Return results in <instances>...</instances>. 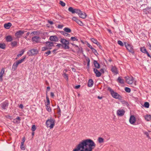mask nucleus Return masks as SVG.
Wrapping results in <instances>:
<instances>
[{
    "label": "nucleus",
    "mask_w": 151,
    "mask_h": 151,
    "mask_svg": "<svg viewBox=\"0 0 151 151\" xmlns=\"http://www.w3.org/2000/svg\"><path fill=\"white\" fill-rule=\"evenodd\" d=\"M50 40L52 41L57 42L58 41V38L55 36H52L50 37Z\"/></svg>",
    "instance_id": "nucleus-16"
},
{
    "label": "nucleus",
    "mask_w": 151,
    "mask_h": 151,
    "mask_svg": "<svg viewBox=\"0 0 151 151\" xmlns=\"http://www.w3.org/2000/svg\"><path fill=\"white\" fill-rule=\"evenodd\" d=\"M12 40V38L11 36H8L6 37V40L7 42H11Z\"/></svg>",
    "instance_id": "nucleus-29"
},
{
    "label": "nucleus",
    "mask_w": 151,
    "mask_h": 151,
    "mask_svg": "<svg viewBox=\"0 0 151 151\" xmlns=\"http://www.w3.org/2000/svg\"><path fill=\"white\" fill-rule=\"evenodd\" d=\"M87 45L91 49L92 48V46H91L89 43H88Z\"/></svg>",
    "instance_id": "nucleus-55"
},
{
    "label": "nucleus",
    "mask_w": 151,
    "mask_h": 151,
    "mask_svg": "<svg viewBox=\"0 0 151 151\" xmlns=\"http://www.w3.org/2000/svg\"><path fill=\"white\" fill-rule=\"evenodd\" d=\"M149 49L151 50V45L149 44Z\"/></svg>",
    "instance_id": "nucleus-64"
},
{
    "label": "nucleus",
    "mask_w": 151,
    "mask_h": 151,
    "mask_svg": "<svg viewBox=\"0 0 151 151\" xmlns=\"http://www.w3.org/2000/svg\"><path fill=\"white\" fill-rule=\"evenodd\" d=\"M91 50L92 51V52L93 53H94L95 55H96V53L98 54L96 50L95 49H94V48H93V47H92V48H91Z\"/></svg>",
    "instance_id": "nucleus-49"
},
{
    "label": "nucleus",
    "mask_w": 151,
    "mask_h": 151,
    "mask_svg": "<svg viewBox=\"0 0 151 151\" xmlns=\"http://www.w3.org/2000/svg\"><path fill=\"white\" fill-rule=\"evenodd\" d=\"M63 27V26L61 25H58V27L59 28H62Z\"/></svg>",
    "instance_id": "nucleus-58"
},
{
    "label": "nucleus",
    "mask_w": 151,
    "mask_h": 151,
    "mask_svg": "<svg viewBox=\"0 0 151 151\" xmlns=\"http://www.w3.org/2000/svg\"><path fill=\"white\" fill-rule=\"evenodd\" d=\"M24 51L22 50L21 52V53L20 54H18L17 55V57L18 58V57H19V56H21L24 53Z\"/></svg>",
    "instance_id": "nucleus-46"
},
{
    "label": "nucleus",
    "mask_w": 151,
    "mask_h": 151,
    "mask_svg": "<svg viewBox=\"0 0 151 151\" xmlns=\"http://www.w3.org/2000/svg\"><path fill=\"white\" fill-rule=\"evenodd\" d=\"M147 54V56L149 57V56H150V55L149 54V53L147 52V51L145 53Z\"/></svg>",
    "instance_id": "nucleus-63"
},
{
    "label": "nucleus",
    "mask_w": 151,
    "mask_h": 151,
    "mask_svg": "<svg viewBox=\"0 0 151 151\" xmlns=\"http://www.w3.org/2000/svg\"><path fill=\"white\" fill-rule=\"evenodd\" d=\"M25 140V137H23V138H22V142L21 143H22V144H24V142Z\"/></svg>",
    "instance_id": "nucleus-53"
},
{
    "label": "nucleus",
    "mask_w": 151,
    "mask_h": 151,
    "mask_svg": "<svg viewBox=\"0 0 151 151\" xmlns=\"http://www.w3.org/2000/svg\"><path fill=\"white\" fill-rule=\"evenodd\" d=\"M74 13H76L78 15L81 13V11L77 9H75L74 10Z\"/></svg>",
    "instance_id": "nucleus-36"
},
{
    "label": "nucleus",
    "mask_w": 151,
    "mask_h": 151,
    "mask_svg": "<svg viewBox=\"0 0 151 151\" xmlns=\"http://www.w3.org/2000/svg\"><path fill=\"white\" fill-rule=\"evenodd\" d=\"M108 91L110 92L111 94H118L117 93L115 92L110 87L108 88Z\"/></svg>",
    "instance_id": "nucleus-23"
},
{
    "label": "nucleus",
    "mask_w": 151,
    "mask_h": 151,
    "mask_svg": "<svg viewBox=\"0 0 151 151\" xmlns=\"http://www.w3.org/2000/svg\"><path fill=\"white\" fill-rule=\"evenodd\" d=\"M136 122V119L134 116L133 115H131L129 119V122L130 123L133 124Z\"/></svg>",
    "instance_id": "nucleus-10"
},
{
    "label": "nucleus",
    "mask_w": 151,
    "mask_h": 151,
    "mask_svg": "<svg viewBox=\"0 0 151 151\" xmlns=\"http://www.w3.org/2000/svg\"><path fill=\"white\" fill-rule=\"evenodd\" d=\"M112 97L115 99H118L119 100H122V98L120 95H112Z\"/></svg>",
    "instance_id": "nucleus-26"
},
{
    "label": "nucleus",
    "mask_w": 151,
    "mask_h": 151,
    "mask_svg": "<svg viewBox=\"0 0 151 151\" xmlns=\"http://www.w3.org/2000/svg\"><path fill=\"white\" fill-rule=\"evenodd\" d=\"M64 31L70 33L71 32V29L68 27H65L64 29Z\"/></svg>",
    "instance_id": "nucleus-32"
},
{
    "label": "nucleus",
    "mask_w": 151,
    "mask_h": 151,
    "mask_svg": "<svg viewBox=\"0 0 151 151\" xmlns=\"http://www.w3.org/2000/svg\"><path fill=\"white\" fill-rule=\"evenodd\" d=\"M111 70L112 72L115 74H116L118 73L117 68L115 66H112Z\"/></svg>",
    "instance_id": "nucleus-21"
},
{
    "label": "nucleus",
    "mask_w": 151,
    "mask_h": 151,
    "mask_svg": "<svg viewBox=\"0 0 151 151\" xmlns=\"http://www.w3.org/2000/svg\"><path fill=\"white\" fill-rule=\"evenodd\" d=\"M49 49V47H48L47 46L45 47H43L42 48V51H45Z\"/></svg>",
    "instance_id": "nucleus-35"
},
{
    "label": "nucleus",
    "mask_w": 151,
    "mask_h": 151,
    "mask_svg": "<svg viewBox=\"0 0 151 151\" xmlns=\"http://www.w3.org/2000/svg\"><path fill=\"white\" fill-rule=\"evenodd\" d=\"M60 42L62 44V46H64V49H69L70 47L69 46V42L68 40L64 38H61L60 40Z\"/></svg>",
    "instance_id": "nucleus-3"
},
{
    "label": "nucleus",
    "mask_w": 151,
    "mask_h": 151,
    "mask_svg": "<svg viewBox=\"0 0 151 151\" xmlns=\"http://www.w3.org/2000/svg\"><path fill=\"white\" fill-rule=\"evenodd\" d=\"M91 40L93 43L96 44L97 45L100 47V48H101V46L100 45V43L96 39L93 38H92L91 39Z\"/></svg>",
    "instance_id": "nucleus-14"
},
{
    "label": "nucleus",
    "mask_w": 151,
    "mask_h": 151,
    "mask_svg": "<svg viewBox=\"0 0 151 151\" xmlns=\"http://www.w3.org/2000/svg\"><path fill=\"white\" fill-rule=\"evenodd\" d=\"M17 42L14 41L12 42L11 45L12 46L15 47L17 45Z\"/></svg>",
    "instance_id": "nucleus-42"
},
{
    "label": "nucleus",
    "mask_w": 151,
    "mask_h": 151,
    "mask_svg": "<svg viewBox=\"0 0 151 151\" xmlns=\"http://www.w3.org/2000/svg\"><path fill=\"white\" fill-rule=\"evenodd\" d=\"M25 58V57H24L23 58L17 61L16 62L14 63L13 65L12 69L13 70H16L17 67V66L19 64L21 63L23 61Z\"/></svg>",
    "instance_id": "nucleus-4"
},
{
    "label": "nucleus",
    "mask_w": 151,
    "mask_h": 151,
    "mask_svg": "<svg viewBox=\"0 0 151 151\" xmlns=\"http://www.w3.org/2000/svg\"><path fill=\"white\" fill-rule=\"evenodd\" d=\"M38 51L36 49H33L29 50L27 52L29 56H32L38 53Z\"/></svg>",
    "instance_id": "nucleus-7"
},
{
    "label": "nucleus",
    "mask_w": 151,
    "mask_h": 151,
    "mask_svg": "<svg viewBox=\"0 0 151 151\" xmlns=\"http://www.w3.org/2000/svg\"><path fill=\"white\" fill-rule=\"evenodd\" d=\"M46 106V109L47 110L49 111L50 112L51 111V109H50V108L48 106V105Z\"/></svg>",
    "instance_id": "nucleus-48"
},
{
    "label": "nucleus",
    "mask_w": 151,
    "mask_h": 151,
    "mask_svg": "<svg viewBox=\"0 0 151 151\" xmlns=\"http://www.w3.org/2000/svg\"><path fill=\"white\" fill-rule=\"evenodd\" d=\"M6 47V45L4 43H0V48L4 49Z\"/></svg>",
    "instance_id": "nucleus-34"
},
{
    "label": "nucleus",
    "mask_w": 151,
    "mask_h": 151,
    "mask_svg": "<svg viewBox=\"0 0 151 151\" xmlns=\"http://www.w3.org/2000/svg\"><path fill=\"white\" fill-rule=\"evenodd\" d=\"M55 124V120L51 117H50L46 122V125L47 127L52 129L54 127Z\"/></svg>",
    "instance_id": "nucleus-2"
},
{
    "label": "nucleus",
    "mask_w": 151,
    "mask_h": 151,
    "mask_svg": "<svg viewBox=\"0 0 151 151\" xmlns=\"http://www.w3.org/2000/svg\"><path fill=\"white\" fill-rule=\"evenodd\" d=\"M117 43L118 44L120 45L121 46H124V44L123 42L120 40H118L117 42Z\"/></svg>",
    "instance_id": "nucleus-41"
},
{
    "label": "nucleus",
    "mask_w": 151,
    "mask_h": 151,
    "mask_svg": "<svg viewBox=\"0 0 151 151\" xmlns=\"http://www.w3.org/2000/svg\"><path fill=\"white\" fill-rule=\"evenodd\" d=\"M48 22L51 25H52L53 24V22L52 21H48Z\"/></svg>",
    "instance_id": "nucleus-56"
},
{
    "label": "nucleus",
    "mask_w": 151,
    "mask_h": 151,
    "mask_svg": "<svg viewBox=\"0 0 151 151\" xmlns=\"http://www.w3.org/2000/svg\"><path fill=\"white\" fill-rule=\"evenodd\" d=\"M40 38L39 37L35 36L32 37V40L33 42L37 43L40 42Z\"/></svg>",
    "instance_id": "nucleus-8"
},
{
    "label": "nucleus",
    "mask_w": 151,
    "mask_h": 151,
    "mask_svg": "<svg viewBox=\"0 0 151 151\" xmlns=\"http://www.w3.org/2000/svg\"><path fill=\"white\" fill-rule=\"evenodd\" d=\"M31 129L32 131H34L36 130V127L35 125H34L32 126Z\"/></svg>",
    "instance_id": "nucleus-51"
},
{
    "label": "nucleus",
    "mask_w": 151,
    "mask_h": 151,
    "mask_svg": "<svg viewBox=\"0 0 151 151\" xmlns=\"http://www.w3.org/2000/svg\"><path fill=\"white\" fill-rule=\"evenodd\" d=\"M93 71L96 74V77H99L101 76V73L96 69L94 68L93 69Z\"/></svg>",
    "instance_id": "nucleus-15"
},
{
    "label": "nucleus",
    "mask_w": 151,
    "mask_h": 151,
    "mask_svg": "<svg viewBox=\"0 0 151 151\" xmlns=\"http://www.w3.org/2000/svg\"><path fill=\"white\" fill-rule=\"evenodd\" d=\"M24 33V32L21 30L17 32L15 34V36L17 38H19Z\"/></svg>",
    "instance_id": "nucleus-12"
},
{
    "label": "nucleus",
    "mask_w": 151,
    "mask_h": 151,
    "mask_svg": "<svg viewBox=\"0 0 151 151\" xmlns=\"http://www.w3.org/2000/svg\"><path fill=\"white\" fill-rule=\"evenodd\" d=\"M70 40L73 41H78V39L76 38V37H71L70 38Z\"/></svg>",
    "instance_id": "nucleus-38"
},
{
    "label": "nucleus",
    "mask_w": 151,
    "mask_h": 151,
    "mask_svg": "<svg viewBox=\"0 0 151 151\" xmlns=\"http://www.w3.org/2000/svg\"><path fill=\"white\" fill-rule=\"evenodd\" d=\"M117 82L121 84H123L124 83V80L123 79L121 78V77H119L117 80Z\"/></svg>",
    "instance_id": "nucleus-27"
},
{
    "label": "nucleus",
    "mask_w": 151,
    "mask_h": 151,
    "mask_svg": "<svg viewBox=\"0 0 151 151\" xmlns=\"http://www.w3.org/2000/svg\"><path fill=\"white\" fill-rule=\"evenodd\" d=\"M98 98L99 99H101L103 98L102 96H98Z\"/></svg>",
    "instance_id": "nucleus-62"
},
{
    "label": "nucleus",
    "mask_w": 151,
    "mask_h": 151,
    "mask_svg": "<svg viewBox=\"0 0 151 151\" xmlns=\"http://www.w3.org/2000/svg\"><path fill=\"white\" fill-rule=\"evenodd\" d=\"M20 148L22 150H24L25 149V147L24 145V144H22V143H21Z\"/></svg>",
    "instance_id": "nucleus-45"
},
{
    "label": "nucleus",
    "mask_w": 151,
    "mask_h": 151,
    "mask_svg": "<svg viewBox=\"0 0 151 151\" xmlns=\"http://www.w3.org/2000/svg\"><path fill=\"white\" fill-rule=\"evenodd\" d=\"M140 50L142 52L144 53H145L147 52L146 49L145 47H141Z\"/></svg>",
    "instance_id": "nucleus-31"
},
{
    "label": "nucleus",
    "mask_w": 151,
    "mask_h": 151,
    "mask_svg": "<svg viewBox=\"0 0 151 151\" xmlns=\"http://www.w3.org/2000/svg\"><path fill=\"white\" fill-rule=\"evenodd\" d=\"M63 35H64L66 37H70V35L69 34H68L64 32H63Z\"/></svg>",
    "instance_id": "nucleus-47"
},
{
    "label": "nucleus",
    "mask_w": 151,
    "mask_h": 151,
    "mask_svg": "<svg viewBox=\"0 0 151 151\" xmlns=\"http://www.w3.org/2000/svg\"><path fill=\"white\" fill-rule=\"evenodd\" d=\"M100 71H101V73H104V70L103 69H101V70H100Z\"/></svg>",
    "instance_id": "nucleus-60"
},
{
    "label": "nucleus",
    "mask_w": 151,
    "mask_h": 151,
    "mask_svg": "<svg viewBox=\"0 0 151 151\" xmlns=\"http://www.w3.org/2000/svg\"><path fill=\"white\" fill-rule=\"evenodd\" d=\"M76 49L78 51H79L81 49L77 45H76L75 47Z\"/></svg>",
    "instance_id": "nucleus-50"
},
{
    "label": "nucleus",
    "mask_w": 151,
    "mask_h": 151,
    "mask_svg": "<svg viewBox=\"0 0 151 151\" xmlns=\"http://www.w3.org/2000/svg\"><path fill=\"white\" fill-rule=\"evenodd\" d=\"M46 44V46L48 47H49V49H51V47L53 46V43L50 42H45Z\"/></svg>",
    "instance_id": "nucleus-17"
},
{
    "label": "nucleus",
    "mask_w": 151,
    "mask_h": 151,
    "mask_svg": "<svg viewBox=\"0 0 151 151\" xmlns=\"http://www.w3.org/2000/svg\"><path fill=\"white\" fill-rule=\"evenodd\" d=\"M19 107L22 109L23 108V105L22 104H20L19 106Z\"/></svg>",
    "instance_id": "nucleus-61"
},
{
    "label": "nucleus",
    "mask_w": 151,
    "mask_h": 151,
    "mask_svg": "<svg viewBox=\"0 0 151 151\" xmlns=\"http://www.w3.org/2000/svg\"><path fill=\"white\" fill-rule=\"evenodd\" d=\"M93 64L96 68L99 69L100 68V65L97 61L94 60L93 61Z\"/></svg>",
    "instance_id": "nucleus-22"
},
{
    "label": "nucleus",
    "mask_w": 151,
    "mask_h": 151,
    "mask_svg": "<svg viewBox=\"0 0 151 151\" xmlns=\"http://www.w3.org/2000/svg\"><path fill=\"white\" fill-rule=\"evenodd\" d=\"M98 141L99 143H101L104 142V139L101 137H99L98 139Z\"/></svg>",
    "instance_id": "nucleus-40"
},
{
    "label": "nucleus",
    "mask_w": 151,
    "mask_h": 151,
    "mask_svg": "<svg viewBox=\"0 0 151 151\" xmlns=\"http://www.w3.org/2000/svg\"><path fill=\"white\" fill-rule=\"evenodd\" d=\"M4 68H2L1 70V71L0 73V80L1 81H3V78L2 77L3 76L4 74Z\"/></svg>",
    "instance_id": "nucleus-18"
},
{
    "label": "nucleus",
    "mask_w": 151,
    "mask_h": 151,
    "mask_svg": "<svg viewBox=\"0 0 151 151\" xmlns=\"http://www.w3.org/2000/svg\"><path fill=\"white\" fill-rule=\"evenodd\" d=\"M78 16L80 17L83 19H85L87 16L86 14L85 13H82L81 11V13L78 14Z\"/></svg>",
    "instance_id": "nucleus-19"
},
{
    "label": "nucleus",
    "mask_w": 151,
    "mask_h": 151,
    "mask_svg": "<svg viewBox=\"0 0 151 151\" xmlns=\"http://www.w3.org/2000/svg\"><path fill=\"white\" fill-rule=\"evenodd\" d=\"M124 89L125 91L128 93H129L131 91L130 88L127 87H125Z\"/></svg>",
    "instance_id": "nucleus-39"
},
{
    "label": "nucleus",
    "mask_w": 151,
    "mask_h": 151,
    "mask_svg": "<svg viewBox=\"0 0 151 151\" xmlns=\"http://www.w3.org/2000/svg\"><path fill=\"white\" fill-rule=\"evenodd\" d=\"M124 43L125 47L129 51L134 54V52L132 46L131 45L128 44L126 42H124Z\"/></svg>",
    "instance_id": "nucleus-5"
},
{
    "label": "nucleus",
    "mask_w": 151,
    "mask_h": 151,
    "mask_svg": "<svg viewBox=\"0 0 151 151\" xmlns=\"http://www.w3.org/2000/svg\"><path fill=\"white\" fill-rule=\"evenodd\" d=\"M96 146L95 143L91 139H84L80 142L73 151H92Z\"/></svg>",
    "instance_id": "nucleus-1"
},
{
    "label": "nucleus",
    "mask_w": 151,
    "mask_h": 151,
    "mask_svg": "<svg viewBox=\"0 0 151 151\" xmlns=\"http://www.w3.org/2000/svg\"><path fill=\"white\" fill-rule=\"evenodd\" d=\"M51 53V51H48L47 52L45 53V54H46V56H47L49 55Z\"/></svg>",
    "instance_id": "nucleus-54"
},
{
    "label": "nucleus",
    "mask_w": 151,
    "mask_h": 151,
    "mask_svg": "<svg viewBox=\"0 0 151 151\" xmlns=\"http://www.w3.org/2000/svg\"><path fill=\"white\" fill-rule=\"evenodd\" d=\"M72 20L75 21L76 23H77L80 26H82L83 25V24L82 23V22L78 20V19L76 18V17H73L72 18Z\"/></svg>",
    "instance_id": "nucleus-11"
},
{
    "label": "nucleus",
    "mask_w": 151,
    "mask_h": 151,
    "mask_svg": "<svg viewBox=\"0 0 151 151\" xmlns=\"http://www.w3.org/2000/svg\"><path fill=\"white\" fill-rule=\"evenodd\" d=\"M75 9H73V8L71 7H70L68 9V11L72 12V13H74V10Z\"/></svg>",
    "instance_id": "nucleus-33"
},
{
    "label": "nucleus",
    "mask_w": 151,
    "mask_h": 151,
    "mask_svg": "<svg viewBox=\"0 0 151 151\" xmlns=\"http://www.w3.org/2000/svg\"><path fill=\"white\" fill-rule=\"evenodd\" d=\"M61 46H62V45L61 44H58L56 46L58 47H60Z\"/></svg>",
    "instance_id": "nucleus-59"
},
{
    "label": "nucleus",
    "mask_w": 151,
    "mask_h": 151,
    "mask_svg": "<svg viewBox=\"0 0 151 151\" xmlns=\"http://www.w3.org/2000/svg\"><path fill=\"white\" fill-rule=\"evenodd\" d=\"M144 106L145 107L148 108L149 106V104L148 102H146L145 103Z\"/></svg>",
    "instance_id": "nucleus-43"
},
{
    "label": "nucleus",
    "mask_w": 151,
    "mask_h": 151,
    "mask_svg": "<svg viewBox=\"0 0 151 151\" xmlns=\"http://www.w3.org/2000/svg\"><path fill=\"white\" fill-rule=\"evenodd\" d=\"M20 118L19 117H17V118L14 119L13 122L16 124H18L19 122Z\"/></svg>",
    "instance_id": "nucleus-25"
},
{
    "label": "nucleus",
    "mask_w": 151,
    "mask_h": 151,
    "mask_svg": "<svg viewBox=\"0 0 151 151\" xmlns=\"http://www.w3.org/2000/svg\"><path fill=\"white\" fill-rule=\"evenodd\" d=\"M63 76L64 78L66 79L67 81L68 80V76L66 73H64L63 74Z\"/></svg>",
    "instance_id": "nucleus-44"
},
{
    "label": "nucleus",
    "mask_w": 151,
    "mask_h": 151,
    "mask_svg": "<svg viewBox=\"0 0 151 151\" xmlns=\"http://www.w3.org/2000/svg\"><path fill=\"white\" fill-rule=\"evenodd\" d=\"M125 112L123 109H119L116 111V114L118 116H122L124 115Z\"/></svg>",
    "instance_id": "nucleus-9"
},
{
    "label": "nucleus",
    "mask_w": 151,
    "mask_h": 151,
    "mask_svg": "<svg viewBox=\"0 0 151 151\" xmlns=\"http://www.w3.org/2000/svg\"><path fill=\"white\" fill-rule=\"evenodd\" d=\"M124 78L126 79V82L127 83L131 84L133 83L134 79L132 76H127L125 77Z\"/></svg>",
    "instance_id": "nucleus-6"
},
{
    "label": "nucleus",
    "mask_w": 151,
    "mask_h": 151,
    "mask_svg": "<svg viewBox=\"0 0 151 151\" xmlns=\"http://www.w3.org/2000/svg\"><path fill=\"white\" fill-rule=\"evenodd\" d=\"M59 4L62 6H64L65 5V4L62 1H59Z\"/></svg>",
    "instance_id": "nucleus-37"
},
{
    "label": "nucleus",
    "mask_w": 151,
    "mask_h": 151,
    "mask_svg": "<svg viewBox=\"0 0 151 151\" xmlns=\"http://www.w3.org/2000/svg\"><path fill=\"white\" fill-rule=\"evenodd\" d=\"M93 81L92 79H90L88 80V86L89 87H91L93 86Z\"/></svg>",
    "instance_id": "nucleus-20"
},
{
    "label": "nucleus",
    "mask_w": 151,
    "mask_h": 151,
    "mask_svg": "<svg viewBox=\"0 0 151 151\" xmlns=\"http://www.w3.org/2000/svg\"><path fill=\"white\" fill-rule=\"evenodd\" d=\"M11 25V23L9 22L5 24L4 25V27L5 28L9 29L10 28Z\"/></svg>",
    "instance_id": "nucleus-24"
},
{
    "label": "nucleus",
    "mask_w": 151,
    "mask_h": 151,
    "mask_svg": "<svg viewBox=\"0 0 151 151\" xmlns=\"http://www.w3.org/2000/svg\"><path fill=\"white\" fill-rule=\"evenodd\" d=\"M80 87V85H78L77 86H76L75 87V88H76V89H78V88H79Z\"/></svg>",
    "instance_id": "nucleus-57"
},
{
    "label": "nucleus",
    "mask_w": 151,
    "mask_h": 151,
    "mask_svg": "<svg viewBox=\"0 0 151 151\" xmlns=\"http://www.w3.org/2000/svg\"><path fill=\"white\" fill-rule=\"evenodd\" d=\"M50 104V101L48 97L46 96V101L45 102V105L46 106L49 105Z\"/></svg>",
    "instance_id": "nucleus-30"
},
{
    "label": "nucleus",
    "mask_w": 151,
    "mask_h": 151,
    "mask_svg": "<svg viewBox=\"0 0 151 151\" xmlns=\"http://www.w3.org/2000/svg\"><path fill=\"white\" fill-rule=\"evenodd\" d=\"M144 118L147 121H150L151 119V116L150 115H147L145 116Z\"/></svg>",
    "instance_id": "nucleus-28"
},
{
    "label": "nucleus",
    "mask_w": 151,
    "mask_h": 151,
    "mask_svg": "<svg viewBox=\"0 0 151 151\" xmlns=\"http://www.w3.org/2000/svg\"><path fill=\"white\" fill-rule=\"evenodd\" d=\"M87 67L88 68H89L90 65V60L89 59H88L87 60Z\"/></svg>",
    "instance_id": "nucleus-52"
},
{
    "label": "nucleus",
    "mask_w": 151,
    "mask_h": 151,
    "mask_svg": "<svg viewBox=\"0 0 151 151\" xmlns=\"http://www.w3.org/2000/svg\"><path fill=\"white\" fill-rule=\"evenodd\" d=\"M8 105V101H5L1 104L2 108L4 109H6Z\"/></svg>",
    "instance_id": "nucleus-13"
}]
</instances>
